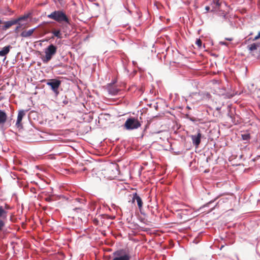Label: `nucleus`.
Wrapping results in <instances>:
<instances>
[{
	"instance_id": "obj_22",
	"label": "nucleus",
	"mask_w": 260,
	"mask_h": 260,
	"mask_svg": "<svg viewBox=\"0 0 260 260\" xmlns=\"http://www.w3.org/2000/svg\"><path fill=\"white\" fill-rule=\"evenodd\" d=\"M6 15H12L14 14V12L11 11H8L7 13L4 14Z\"/></svg>"
},
{
	"instance_id": "obj_11",
	"label": "nucleus",
	"mask_w": 260,
	"mask_h": 260,
	"mask_svg": "<svg viewBox=\"0 0 260 260\" xmlns=\"http://www.w3.org/2000/svg\"><path fill=\"white\" fill-rule=\"evenodd\" d=\"M221 2L220 0H213L212 3L211 4V11H216L219 9Z\"/></svg>"
},
{
	"instance_id": "obj_2",
	"label": "nucleus",
	"mask_w": 260,
	"mask_h": 260,
	"mask_svg": "<svg viewBox=\"0 0 260 260\" xmlns=\"http://www.w3.org/2000/svg\"><path fill=\"white\" fill-rule=\"evenodd\" d=\"M141 123L138 119L134 117L128 118L124 123V127L127 130H133L140 127Z\"/></svg>"
},
{
	"instance_id": "obj_28",
	"label": "nucleus",
	"mask_w": 260,
	"mask_h": 260,
	"mask_svg": "<svg viewBox=\"0 0 260 260\" xmlns=\"http://www.w3.org/2000/svg\"><path fill=\"white\" fill-rule=\"evenodd\" d=\"M22 16H23V17L29 16V15H22Z\"/></svg>"
},
{
	"instance_id": "obj_19",
	"label": "nucleus",
	"mask_w": 260,
	"mask_h": 260,
	"mask_svg": "<svg viewBox=\"0 0 260 260\" xmlns=\"http://www.w3.org/2000/svg\"><path fill=\"white\" fill-rule=\"evenodd\" d=\"M242 138L243 140H248L250 139V134H242Z\"/></svg>"
},
{
	"instance_id": "obj_9",
	"label": "nucleus",
	"mask_w": 260,
	"mask_h": 260,
	"mask_svg": "<svg viewBox=\"0 0 260 260\" xmlns=\"http://www.w3.org/2000/svg\"><path fill=\"white\" fill-rule=\"evenodd\" d=\"M7 119L6 113L0 109V128H2Z\"/></svg>"
},
{
	"instance_id": "obj_25",
	"label": "nucleus",
	"mask_w": 260,
	"mask_h": 260,
	"mask_svg": "<svg viewBox=\"0 0 260 260\" xmlns=\"http://www.w3.org/2000/svg\"><path fill=\"white\" fill-rule=\"evenodd\" d=\"M220 44L221 45H226V46L228 45V43L226 42H220Z\"/></svg>"
},
{
	"instance_id": "obj_12",
	"label": "nucleus",
	"mask_w": 260,
	"mask_h": 260,
	"mask_svg": "<svg viewBox=\"0 0 260 260\" xmlns=\"http://www.w3.org/2000/svg\"><path fill=\"white\" fill-rule=\"evenodd\" d=\"M36 28L37 27L30 29H29L28 30L22 31L21 32V34H20V36L22 37H23V38H28V37H30L32 35V34L34 33V32L36 30Z\"/></svg>"
},
{
	"instance_id": "obj_1",
	"label": "nucleus",
	"mask_w": 260,
	"mask_h": 260,
	"mask_svg": "<svg viewBox=\"0 0 260 260\" xmlns=\"http://www.w3.org/2000/svg\"><path fill=\"white\" fill-rule=\"evenodd\" d=\"M44 52L45 55L42 58V60L44 63H47L56 53L57 47L53 44H50L45 49Z\"/></svg>"
},
{
	"instance_id": "obj_26",
	"label": "nucleus",
	"mask_w": 260,
	"mask_h": 260,
	"mask_svg": "<svg viewBox=\"0 0 260 260\" xmlns=\"http://www.w3.org/2000/svg\"><path fill=\"white\" fill-rule=\"evenodd\" d=\"M259 37H260V35H259L258 34V35H257V36H256L254 38V40H256L258 39Z\"/></svg>"
},
{
	"instance_id": "obj_10",
	"label": "nucleus",
	"mask_w": 260,
	"mask_h": 260,
	"mask_svg": "<svg viewBox=\"0 0 260 260\" xmlns=\"http://www.w3.org/2000/svg\"><path fill=\"white\" fill-rule=\"evenodd\" d=\"M133 197L132 198V202H134L136 201L138 207L140 209H141L143 206V202L141 198L137 194L136 192L133 193Z\"/></svg>"
},
{
	"instance_id": "obj_16",
	"label": "nucleus",
	"mask_w": 260,
	"mask_h": 260,
	"mask_svg": "<svg viewBox=\"0 0 260 260\" xmlns=\"http://www.w3.org/2000/svg\"><path fill=\"white\" fill-rule=\"evenodd\" d=\"M56 21L61 23L62 22H65L70 24L69 20L68 17H52Z\"/></svg>"
},
{
	"instance_id": "obj_18",
	"label": "nucleus",
	"mask_w": 260,
	"mask_h": 260,
	"mask_svg": "<svg viewBox=\"0 0 260 260\" xmlns=\"http://www.w3.org/2000/svg\"><path fill=\"white\" fill-rule=\"evenodd\" d=\"M7 211H5L3 207L0 206V218H6L7 217Z\"/></svg>"
},
{
	"instance_id": "obj_8",
	"label": "nucleus",
	"mask_w": 260,
	"mask_h": 260,
	"mask_svg": "<svg viewBox=\"0 0 260 260\" xmlns=\"http://www.w3.org/2000/svg\"><path fill=\"white\" fill-rule=\"evenodd\" d=\"M106 89L109 94H111V95H116L119 91L118 88L113 84H108L107 86Z\"/></svg>"
},
{
	"instance_id": "obj_27",
	"label": "nucleus",
	"mask_w": 260,
	"mask_h": 260,
	"mask_svg": "<svg viewBox=\"0 0 260 260\" xmlns=\"http://www.w3.org/2000/svg\"><path fill=\"white\" fill-rule=\"evenodd\" d=\"M226 40H227L228 41H232L233 39L232 38H226Z\"/></svg>"
},
{
	"instance_id": "obj_14",
	"label": "nucleus",
	"mask_w": 260,
	"mask_h": 260,
	"mask_svg": "<svg viewBox=\"0 0 260 260\" xmlns=\"http://www.w3.org/2000/svg\"><path fill=\"white\" fill-rule=\"evenodd\" d=\"M11 47L10 45L5 46L2 50L0 51V56H5L10 51Z\"/></svg>"
},
{
	"instance_id": "obj_20",
	"label": "nucleus",
	"mask_w": 260,
	"mask_h": 260,
	"mask_svg": "<svg viewBox=\"0 0 260 260\" xmlns=\"http://www.w3.org/2000/svg\"><path fill=\"white\" fill-rule=\"evenodd\" d=\"M196 44L199 47H201L202 46V41L200 39H197L196 41Z\"/></svg>"
},
{
	"instance_id": "obj_21",
	"label": "nucleus",
	"mask_w": 260,
	"mask_h": 260,
	"mask_svg": "<svg viewBox=\"0 0 260 260\" xmlns=\"http://www.w3.org/2000/svg\"><path fill=\"white\" fill-rule=\"evenodd\" d=\"M5 225V222L2 220H0V231H1Z\"/></svg>"
},
{
	"instance_id": "obj_24",
	"label": "nucleus",
	"mask_w": 260,
	"mask_h": 260,
	"mask_svg": "<svg viewBox=\"0 0 260 260\" xmlns=\"http://www.w3.org/2000/svg\"><path fill=\"white\" fill-rule=\"evenodd\" d=\"M206 10L207 11H209L210 10H211L212 8H211V5L210 6H206V8H205Z\"/></svg>"
},
{
	"instance_id": "obj_6",
	"label": "nucleus",
	"mask_w": 260,
	"mask_h": 260,
	"mask_svg": "<svg viewBox=\"0 0 260 260\" xmlns=\"http://www.w3.org/2000/svg\"><path fill=\"white\" fill-rule=\"evenodd\" d=\"M27 112V110L22 109L19 110L17 120L15 123V125L18 128L21 129L22 128L23 126L21 121L23 118L25 116Z\"/></svg>"
},
{
	"instance_id": "obj_13",
	"label": "nucleus",
	"mask_w": 260,
	"mask_h": 260,
	"mask_svg": "<svg viewBox=\"0 0 260 260\" xmlns=\"http://www.w3.org/2000/svg\"><path fill=\"white\" fill-rule=\"evenodd\" d=\"M248 48L250 52L256 50H260V43H253L248 46Z\"/></svg>"
},
{
	"instance_id": "obj_5",
	"label": "nucleus",
	"mask_w": 260,
	"mask_h": 260,
	"mask_svg": "<svg viewBox=\"0 0 260 260\" xmlns=\"http://www.w3.org/2000/svg\"><path fill=\"white\" fill-rule=\"evenodd\" d=\"M26 18L27 17H19V18L16 20L9 21L5 22L4 23H2L0 20V28H2L3 30H6L12 25L17 23L19 21L23 20Z\"/></svg>"
},
{
	"instance_id": "obj_7",
	"label": "nucleus",
	"mask_w": 260,
	"mask_h": 260,
	"mask_svg": "<svg viewBox=\"0 0 260 260\" xmlns=\"http://www.w3.org/2000/svg\"><path fill=\"white\" fill-rule=\"evenodd\" d=\"M201 134L200 132H199L196 135L191 136L192 143L196 147H198L201 143Z\"/></svg>"
},
{
	"instance_id": "obj_3",
	"label": "nucleus",
	"mask_w": 260,
	"mask_h": 260,
	"mask_svg": "<svg viewBox=\"0 0 260 260\" xmlns=\"http://www.w3.org/2000/svg\"><path fill=\"white\" fill-rule=\"evenodd\" d=\"M114 258L112 260H129L131 256L123 250H119L113 253Z\"/></svg>"
},
{
	"instance_id": "obj_17",
	"label": "nucleus",
	"mask_w": 260,
	"mask_h": 260,
	"mask_svg": "<svg viewBox=\"0 0 260 260\" xmlns=\"http://www.w3.org/2000/svg\"><path fill=\"white\" fill-rule=\"evenodd\" d=\"M51 33L53 35L54 37H55L58 39L62 38V34L59 30H53Z\"/></svg>"
},
{
	"instance_id": "obj_23",
	"label": "nucleus",
	"mask_w": 260,
	"mask_h": 260,
	"mask_svg": "<svg viewBox=\"0 0 260 260\" xmlns=\"http://www.w3.org/2000/svg\"><path fill=\"white\" fill-rule=\"evenodd\" d=\"M225 20L227 21H229L230 22V25L231 26H233V24L232 23V21H231L229 19H228V17H225Z\"/></svg>"
},
{
	"instance_id": "obj_15",
	"label": "nucleus",
	"mask_w": 260,
	"mask_h": 260,
	"mask_svg": "<svg viewBox=\"0 0 260 260\" xmlns=\"http://www.w3.org/2000/svg\"><path fill=\"white\" fill-rule=\"evenodd\" d=\"M47 16H67L66 14L61 11H55L50 14H48Z\"/></svg>"
},
{
	"instance_id": "obj_4",
	"label": "nucleus",
	"mask_w": 260,
	"mask_h": 260,
	"mask_svg": "<svg viewBox=\"0 0 260 260\" xmlns=\"http://www.w3.org/2000/svg\"><path fill=\"white\" fill-rule=\"evenodd\" d=\"M46 84L51 87L52 91L58 95L59 93L58 88L61 84V81L57 79H50L46 83Z\"/></svg>"
}]
</instances>
